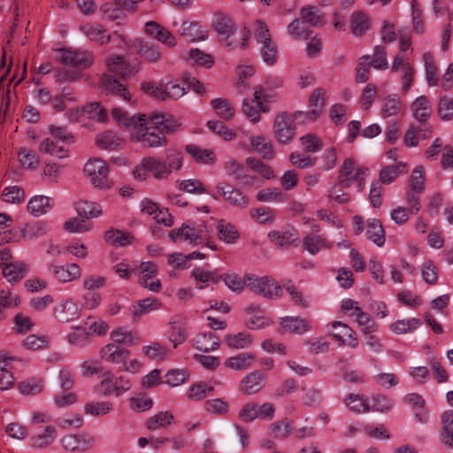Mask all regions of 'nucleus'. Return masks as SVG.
Returning a JSON list of instances; mask_svg holds the SVG:
<instances>
[{
	"instance_id": "obj_1",
	"label": "nucleus",
	"mask_w": 453,
	"mask_h": 453,
	"mask_svg": "<svg viewBox=\"0 0 453 453\" xmlns=\"http://www.w3.org/2000/svg\"><path fill=\"white\" fill-rule=\"evenodd\" d=\"M112 119L127 129L133 141L141 142L143 146L157 147L163 144V133L173 132L179 124L165 119L163 113H153L147 117L145 114L129 116L120 108L111 111Z\"/></svg>"
},
{
	"instance_id": "obj_2",
	"label": "nucleus",
	"mask_w": 453,
	"mask_h": 453,
	"mask_svg": "<svg viewBox=\"0 0 453 453\" xmlns=\"http://www.w3.org/2000/svg\"><path fill=\"white\" fill-rule=\"evenodd\" d=\"M212 27L219 40L229 50L244 49L248 46L250 31L246 27L237 31L234 21L227 15L222 12L216 13L213 17Z\"/></svg>"
},
{
	"instance_id": "obj_3",
	"label": "nucleus",
	"mask_w": 453,
	"mask_h": 453,
	"mask_svg": "<svg viewBox=\"0 0 453 453\" xmlns=\"http://www.w3.org/2000/svg\"><path fill=\"white\" fill-rule=\"evenodd\" d=\"M277 101L275 93L265 92L261 86L254 88L253 97H246L242 104V111L252 122L260 121V113L269 112V104Z\"/></svg>"
},
{
	"instance_id": "obj_4",
	"label": "nucleus",
	"mask_w": 453,
	"mask_h": 453,
	"mask_svg": "<svg viewBox=\"0 0 453 453\" xmlns=\"http://www.w3.org/2000/svg\"><path fill=\"white\" fill-rule=\"evenodd\" d=\"M132 388L130 380L123 375H116L111 371H105L101 375V381L96 391L104 396L119 397Z\"/></svg>"
},
{
	"instance_id": "obj_5",
	"label": "nucleus",
	"mask_w": 453,
	"mask_h": 453,
	"mask_svg": "<svg viewBox=\"0 0 453 453\" xmlns=\"http://www.w3.org/2000/svg\"><path fill=\"white\" fill-rule=\"evenodd\" d=\"M186 86L184 81L181 84L177 81L171 80L167 82L162 81L157 86L151 82H145L142 84V89L144 93L161 100L179 99L188 92Z\"/></svg>"
},
{
	"instance_id": "obj_6",
	"label": "nucleus",
	"mask_w": 453,
	"mask_h": 453,
	"mask_svg": "<svg viewBox=\"0 0 453 453\" xmlns=\"http://www.w3.org/2000/svg\"><path fill=\"white\" fill-rule=\"evenodd\" d=\"M244 283L252 292L259 294L265 298L273 299L280 296L281 287L270 277H257L246 273L244 275Z\"/></svg>"
},
{
	"instance_id": "obj_7",
	"label": "nucleus",
	"mask_w": 453,
	"mask_h": 453,
	"mask_svg": "<svg viewBox=\"0 0 453 453\" xmlns=\"http://www.w3.org/2000/svg\"><path fill=\"white\" fill-rule=\"evenodd\" d=\"M273 134L280 143H289L296 136L295 116L287 111L278 112L273 119Z\"/></svg>"
},
{
	"instance_id": "obj_8",
	"label": "nucleus",
	"mask_w": 453,
	"mask_h": 453,
	"mask_svg": "<svg viewBox=\"0 0 453 453\" xmlns=\"http://www.w3.org/2000/svg\"><path fill=\"white\" fill-rule=\"evenodd\" d=\"M169 236L175 242L187 241L196 246L204 242L209 234L206 225L202 224L196 227L182 225L180 228L173 230Z\"/></svg>"
},
{
	"instance_id": "obj_9",
	"label": "nucleus",
	"mask_w": 453,
	"mask_h": 453,
	"mask_svg": "<svg viewBox=\"0 0 453 453\" xmlns=\"http://www.w3.org/2000/svg\"><path fill=\"white\" fill-rule=\"evenodd\" d=\"M182 166L181 155L177 151H171L166 161H162L154 157H144L135 170H179Z\"/></svg>"
},
{
	"instance_id": "obj_10",
	"label": "nucleus",
	"mask_w": 453,
	"mask_h": 453,
	"mask_svg": "<svg viewBox=\"0 0 453 453\" xmlns=\"http://www.w3.org/2000/svg\"><path fill=\"white\" fill-rule=\"evenodd\" d=\"M56 58L65 65L78 68H86L93 61L91 54L81 50L59 49Z\"/></svg>"
},
{
	"instance_id": "obj_11",
	"label": "nucleus",
	"mask_w": 453,
	"mask_h": 453,
	"mask_svg": "<svg viewBox=\"0 0 453 453\" xmlns=\"http://www.w3.org/2000/svg\"><path fill=\"white\" fill-rule=\"evenodd\" d=\"M48 270L57 280L63 283L76 280L81 275V270L75 263L58 265L52 262L48 265Z\"/></svg>"
},
{
	"instance_id": "obj_12",
	"label": "nucleus",
	"mask_w": 453,
	"mask_h": 453,
	"mask_svg": "<svg viewBox=\"0 0 453 453\" xmlns=\"http://www.w3.org/2000/svg\"><path fill=\"white\" fill-rule=\"evenodd\" d=\"M84 119H91L102 122L106 119V112L97 103H90L84 108L73 109L69 119L83 123Z\"/></svg>"
},
{
	"instance_id": "obj_13",
	"label": "nucleus",
	"mask_w": 453,
	"mask_h": 453,
	"mask_svg": "<svg viewBox=\"0 0 453 453\" xmlns=\"http://www.w3.org/2000/svg\"><path fill=\"white\" fill-rule=\"evenodd\" d=\"M280 332L303 334L312 329L311 322L298 316H286L279 319Z\"/></svg>"
},
{
	"instance_id": "obj_14",
	"label": "nucleus",
	"mask_w": 453,
	"mask_h": 453,
	"mask_svg": "<svg viewBox=\"0 0 453 453\" xmlns=\"http://www.w3.org/2000/svg\"><path fill=\"white\" fill-rule=\"evenodd\" d=\"M108 71L122 78L134 76L140 68V63L130 64L122 57L111 56L106 60Z\"/></svg>"
},
{
	"instance_id": "obj_15",
	"label": "nucleus",
	"mask_w": 453,
	"mask_h": 453,
	"mask_svg": "<svg viewBox=\"0 0 453 453\" xmlns=\"http://www.w3.org/2000/svg\"><path fill=\"white\" fill-rule=\"evenodd\" d=\"M60 445L66 451H84L93 445V439L84 434H67L61 438Z\"/></svg>"
},
{
	"instance_id": "obj_16",
	"label": "nucleus",
	"mask_w": 453,
	"mask_h": 453,
	"mask_svg": "<svg viewBox=\"0 0 453 453\" xmlns=\"http://www.w3.org/2000/svg\"><path fill=\"white\" fill-rule=\"evenodd\" d=\"M130 352L128 349L120 347L115 343H110L100 349V357L105 362L121 366L127 359Z\"/></svg>"
},
{
	"instance_id": "obj_17",
	"label": "nucleus",
	"mask_w": 453,
	"mask_h": 453,
	"mask_svg": "<svg viewBox=\"0 0 453 453\" xmlns=\"http://www.w3.org/2000/svg\"><path fill=\"white\" fill-rule=\"evenodd\" d=\"M265 381V374L261 371H255L242 380L240 390L245 395L256 394L264 388Z\"/></svg>"
},
{
	"instance_id": "obj_18",
	"label": "nucleus",
	"mask_w": 453,
	"mask_h": 453,
	"mask_svg": "<svg viewBox=\"0 0 453 453\" xmlns=\"http://www.w3.org/2000/svg\"><path fill=\"white\" fill-rule=\"evenodd\" d=\"M412 117L420 123H425L432 115V104L426 96H419L411 104Z\"/></svg>"
},
{
	"instance_id": "obj_19",
	"label": "nucleus",
	"mask_w": 453,
	"mask_h": 453,
	"mask_svg": "<svg viewBox=\"0 0 453 453\" xmlns=\"http://www.w3.org/2000/svg\"><path fill=\"white\" fill-rule=\"evenodd\" d=\"M100 88L106 95L114 94L126 101L131 99V95L127 88L107 73H104L101 78Z\"/></svg>"
},
{
	"instance_id": "obj_20",
	"label": "nucleus",
	"mask_w": 453,
	"mask_h": 453,
	"mask_svg": "<svg viewBox=\"0 0 453 453\" xmlns=\"http://www.w3.org/2000/svg\"><path fill=\"white\" fill-rule=\"evenodd\" d=\"M75 102L76 96L73 89L71 88H64L61 93L54 97L53 107L58 111H66L69 118L72 110L79 108L74 105Z\"/></svg>"
},
{
	"instance_id": "obj_21",
	"label": "nucleus",
	"mask_w": 453,
	"mask_h": 453,
	"mask_svg": "<svg viewBox=\"0 0 453 453\" xmlns=\"http://www.w3.org/2000/svg\"><path fill=\"white\" fill-rule=\"evenodd\" d=\"M303 246L311 255H316L323 250H330L334 247L333 242H328L321 234H308L303 237Z\"/></svg>"
},
{
	"instance_id": "obj_22",
	"label": "nucleus",
	"mask_w": 453,
	"mask_h": 453,
	"mask_svg": "<svg viewBox=\"0 0 453 453\" xmlns=\"http://www.w3.org/2000/svg\"><path fill=\"white\" fill-rule=\"evenodd\" d=\"M56 319L61 323H68L79 317L78 304L72 299L59 303L54 308Z\"/></svg>"
},
{
	"instance_id": "obj_23",
	"label": "nucleus",
	"mask_w": 453,
	"mask_h": 453,
	"mask_svg": "<svg viewBox=\"0 0 453 453\" xmlns=\"http://www.w3.org/2000/svg\"><path fill=\"white\" fill-rule=\"evenodd\" d=\"M134 45L137 49L138 54L145 61L150 63H157L161 60L162 49L159 46L144 40H136Z\"/></svg>"
},
{
	"instance_id": "obj_24",
	"label": "nucleus",
	"mask_w": 453,
	"mask_h": 453,
	"mask_svg": "<svg viewBox=\"0 0 453 453\" xmlns=\"http://www.w3.org/2000/svg\"><path fill=\"white\" fill-rule=\"evenodd\" d=\"M178 32L190 42L203 41L208 37V31L205 27L196 22H183Z\"/></svg>"
},
{
	"instance_id": "obj_25",
	"label": "nucleus",
	"mask_w": 453,
	"mask_h": 453,
	"mask_svg": "<svg viewBox=\"0 0 453 453\" xmlns=\"http://www.w3.org/2000/svg\"><path fill=\"white\" fill-rule=\"evenodd\" d=\"M66 146L67 145L61 143L57 140L47 137L40 142L38 149L42 153L54 156L58 158H64L68 157L69 153V150Z\"/></svg>"
},
{
	"instance_id": "obj_26",
	"label": "nucleus",
	"mask_w": 453,
	"mask_h": 453,
	"mask_svg": "<svg viewBox=\"0 0 453 453\" xmlns=\"http://www.w3.org/2000/svg\"><path fill=\"white\" fill-rule=\"evenodd\" d=\"M256 359L254 353L243 352L226 358L225 366L234 371H242L250 368Z\"/></svg>"
},
{
	"instance_id": "obj_27",
	"label": "nucleus",
	"mask_w": 453,
	"mask_h": 453,
	"mask_svg": "<svg viewBox=\"0 0 453 453\" xmlns=\"http://www.w3.org/2000/svg\"><path fill=\"white\" fill-rule=\"evenodd\" d=\"M192 345L203 352H210L217 349L219 346V341L217 336L209 333H200L191 340Z\"/></svg>"
},
{
	"instance_id": "obj_28",
	"label": "nucleus",
	"mask_w": 453,
	"mask_h": 453,
	"mask_svg": "<svg viewBox=\"0 0 453 453\" xmlns=\"http://www.w3.org/2000/svg\"><path fill=\"white\" fill-rule=\"evenodd\" d=\"M219 193L231 204L244 207L248 204L247 198L232 186L221 182L217 187Z\"/></svg>"
},
{
	"instance_id": "obj_29",
	"label": "nucleus",
	"mask_w": 453,
	"mask_h": 453,
	"mask_svg": "<svg viewBox=\"0 0 453 453\" xmlns=\"http://www.w3.org/2000/svg\"><path fill=\"white\" fill-rule=\"evenodd\" d=\"M251 149L265 159H272L274 150L272 142L264 135H253L250 138Z\"/></svg>"
},
{
	"instance_id": "obj_30",
	"label": "nucleus",
	"mask_w": 453,
	"mask_h": 453,
	"mask_svg": "<svg viewBox=\"0 0 453 453\" xmlns=\"http://www.w3.org/2000/svg\"><path fill=\"white\" fill-rule=\"evenodd\" d=\"M51 208L50 198L46 196H34L27 203V211L35 217L46 214Z\"/></svg>"
},
{
	"instance_id": "obj_31",
	"label": "nucleus",
	"mask_w": 453,
	"mask_h": 453,
	"mask_svg": "<svg viewBox=\"0 0 453 453\" xmlns=\"http://www.w3.org/2000/svg\"><path fill=\"white\" fill-rule=\"evenodd\" d=\"M225 342L229 348L234 349H247L252 346L254 340L251 334L239 332L226 335Z\"/></svg>"
},
{
	"instance_id": "obj_32",
	"label": "nucleus",
	"mask_w": 453,
	"mask_h": 453,
	"mask_svg": "<svg viewBox=\"0 0 453 453\" xmlns=\"http://www.w3.org/2000/svg\"><path fill=\"white\" fill-rule=\"evenodd\" d=\"M366 236L378 247L384 245L385 232L379 219H370L366 221Z\"/></svg>"
},
{
	"instance_id": "obj_33",
	"label": "nucleus",
	"mask_w": 453,
	"mask_h": 453,
	"mask_svg": "<svg viewBox=\"0 0 453 453\" xmlns=\"http://www.w3.org/2000/svg\"><path fill=\"white\" fill-rule=\"evenodd\" d=\"M267 175H261L259 173H249L248 172H233L234 178L236 179L240 185L251 188H257L262 186L264 179H269L272 172H267Z\"/></svg>"
},
{
	"instance_id": "obj_34",
	"label": "nucleus",
	"mask_w": 453,
	"mask_h": 453,
	"mask_svg": "<svg viewBox=\"0 0 453 453\" xmlns=\"http://www.w3.org/2000/svg\"><path fill=\"white\" fill-rule=\"evenodd\" d=\"M110 336L111 339L113 341V343L117 345H134L140 342L139 336L132 330H129L128 328L124 326L118 327L111 331Z\"/></svg>"
},
{
	"instance_id": "obj_35",
	"label": "nucleus",
	"mask_w": 453,
	"mask_h": 453,
	"mask_svg": "<svg viewBox=\"0 0 453 453\" xmlns=\"http://www.w3.org/2000/svg\"><path fill=\"white\" fill-rule=\"evenodd\" d=\"M217 231H218V237L220 241L224 242L226 244H234L235 243L236 240L239 239V232L237 231L236 227L224 220L221 219L217 224Z\"/></svg>"
},
{
	"instance_id": "obj_36",
	"label": "nucleus",
	"mask_w": 453,
	"mask_h": 453,
	"mask_svg": "<svg viewBox=\"0 0 453 453\" xmlns=\"http://www.w3.org/2000/svg\"><path fill=\"white\" fill-rule=\"evenodd\" d=\"M211 107L215 114L224 120H231L235 114L234 107L225 98L219 97L211 100Z\"/></svg>"
},
{
	"instance_id": "obj_37",
	"label": "nucleus",
	"mask_w": 453,
	"mask_h": 453,
	"mask_svg": "<svg viewBox=\"0 0 453 453\" xmlns=\"http://www.w3.org/2000/svg\"><path fill=\"white\" fill-rule=\"evenodd\" d=\"M161 307V302L157 298H145L139 301L131 307V312L134 320L138 319L141 316L149 313L150 311L157 310Z\"/></svg>"
},
{
	"instance_id": "obj_38",
	"label": "nucleus",
	"mask_w": 453,
	"mask_h": 453,
	"mask_svg": "<svg viewBox=\"0 0 453 453\" xmlns=\"http://www.w3.org/2000/svg\"><path fill=\"white\" fill-rule=\"evenodd\" d=\"M370 27V18L361 11L355 12L350 17V30L354 36L363 35Z\"/></svg>"
},
{
	"instance_id": "obj_39",
	"label": "nucleus",
	"mask_w": 453,
	"mask_h": 453,
	"mask_svg": "<svg viewBox=\"0 0 453 453\" xmlns=\"http://www.w3.org/2000/svg\"><path fill=\"white\" fill-rule=\"evenodd\" d=\"M343 402L349 411L355 413L360 414L370 411V403L366 401L365 395L350 393L344 398Z\"/></svg>"
},
{
	"instance_id": "obj_40",
	"label": "nucleus",
	"mask_w": 453,
	"mask_h": 453,
	"mask_svg": "<svg viewBox=\"0 0 453 453\" xmlns=\"http://www.w3.org/2000/svg\"><path fill=\"white\" fill-rule=\"evenodd\" d=\"M187 63L193 65L211 67L213 59L211 55L206 54L199 49H191L182 56Z\"/></svg>"
},
{
	"instance_id": "obj_41",
	"label": "nucleus",
	"mask_w": 453,
	"mask_h": 453,
	"mask_svg": "<svg viewBox=\"0 0 453 453\" xmlns=\"http://www.w3.org/2000/svg\"><path fill=\"white\" fill-rule=\"evenodd\" d=\"M422 322L419 319H399L389 326V330L395 334H410L417 330Z\"/></svg>"
},
{
	"instance_id": "obj_42",
	"label": "nucleus",
	"mask_w": 453,
	"mask_h": 453,
	"mask_svg": "<svg viewBox=\"0 0 453 453\" xmlns=\"http://www.w3.org/2000/svg\"><path fill=\"white\" fill-rule=\"evenodd\" d=\"M403 103L395 94L388 95L382 102L381 116L389 118L396 116L402 110Z\"/></svg>"
},
{
	"instance_id": "obj_43",
	"label": "nucleus",
	"mask_w": 453,
	"mask_h": 453,
	"mask_svg": "<svg viewBox=\"0 0 453 453\" xmlns=\"http://www.w3.org/2000/svg\"><path fill=\"white\" fill-rule=\"evenodd\" d=\"M75 210L79 217L87 219L102 214V207L96 202L79 201L75 203Z\"/></svg>"
},
{
	"instance_id": "obj_44",
	"label": "nucleus",
	"mask_w": 453,
	"mask_h": 453,
	"mask_svg": "<svg viewBox=\"0 0 453 453\" xmlns=\"http://www.w3.org/2000/svg\"><path fill=\"white\" fill-rule=\"evenodd\" d=\"M268 238L272 242L280 247L290 245L298 240L296 231L294 229L272 231L268 234Z\"/></svg>"
},
{
	"instance_id": "obj_45",
	"label": "nucleus",
	"mask_w": 453,
	"mask_h": 453,
	"mask_svg": "<svg viewBox=\"0 0 453 453\" xmlns=\"http://www.w3.org/2000/svg\"><path fill=\"white\" fill-rule=\"evenodd\" d=\"M441 441L453 448V411H446L441 415Z\"/></svg>"
},
{
	"instance_id": "obj_46",
	"label": "nucleus",
	"mask_w": 453,
	"mask_h": 453,
	"mask_svg": "<svg viewBox=\"0 0 453 453\" xmlns=\"http://www.w3.org/2000/svg\"><path fill=\"white\" fill-rule=\"evenodd\" d=\"M57 436V431L54 426H48L43 433L35 434L30 439V445L33 448H46L53 442Z\"/></svg>"
},
{
	"instance_id": "obj_47",
	"label": "nucleus",
	"mask_w": 453,
	"mask_h": 453,
	"mask_svg": "<svg viewBox=\"0 0 453 453\" xmlns=\"http://www.w3.org/2000/svg\"><path fill=\"white\" fill-rule=\"evenodd\" d=\"M255 68L251 65H239L236 68L237 82L236 87L240 93L245 92L249 88L248 80L255 73Z\"/></svg>"
},
{
	"instance_id": "obj_48",
	"label": "nucleus",
	"mask_w": 453,
	"mask_h": 453,
	"mask_svg": "<svg viewBox=\"0 0 453 453\" xmlns=\"http://www.w3.org/2000/svg\"><path fill=\"white\" fill-rule=\"evenodd\" d=\"M81 30L84 35L92 41L99 43L107 42L110 39L106 31L97 24H85L81 27Z\"/></svg>"
},
{
	"instance_id": "obj_49",
	"label": "nucleus",
	"mask_w": 453,
	"mask_h": 453,
	"mask_svg": "<svg viewBox=\"0 0 453 453\" xmlns=\"http://www.w3.org/2000/svg\"><path fill=\"white\" fill-rule=\"evenodd\" d=\"M113 410V403L110 401L89 402L84 405V412L91 416H104Z\"/></svg>"
},
{
	"instance_id": "obj_50",
	"label": "nucleus",
	"mask_w": 453,
	"mask_h": 453,
	"mask_svg": "<svg viewBox=\"0 0 453 453\" xmlns=\"http://www.w3.org/2000/svg\"><path fill=\"white\" fill-rule=\"evenodd\" d=\"M257 199L263 203H283L287 196L277 188H264L257 192Z\"/></svg>"
},
{
	"instance_id": "obj_51",
	"label": "nucleus",
	"mask_w": 453,
	"mask_h": 453,
	"mask_svg": "<svg viewBox=\"0 0 453 453\" xmlns=\"http://www.w3.org/2000/svg\"><path fill=\"white\" fill-rule=\"evenodd\" d=\"M48 232V226L45 222L37 221L27 224L22 230V236L29 241L38 239L45 235Z\"/></svg>"
},
{
	"instance_id": "obj_52",
	"label": "nucleus",
	"mask_w": 453,
	"mask_h": 453,
	"mask_svg": "<svg viewBox=\"0 0 453 453\" xmlns=\"http://www.w3.org/2000/svg\"><path fill=\"white\" fill-rule=\"evenodd\" d=\"M173 419V415L169 411H161L154 416H151L146 420V427L149 430H156L171 425Z\"/></svg>"
},
{
	"instance_id": "obj_53",
	"label": "nucleus",
	"mask_w": 453,
	"mask_h": 453,
	"mask_svg": "<svg viewBox=\"0 0 453 453\" xmlns=\"http://www.w3.org/2000/svg\"><path fill=\"white\" fill-rule=\"evenodd\" d=\"M364 174L365 172H340L339 184L343 188L356 184L357 190H361Z\"/></svg>"
},
{
	"instance_id": "obj_54",
	"label": "nucleus",
	"mask_w": 453,
	"mask_h": 453,
	"mask_svg": "<svg viewBox=\"0 0 453 453\" xmlns=\"http://www.w3.org/2000/svg\"><path fill=\"white\" fill-rule=\"evenodd\" d=\"M87 178L96 188L109 189L113 185V180L108 176L107 172H88Z\"/></svg>"
},
{
	"instance_id": "obj_55",
	"label": "nucleus",
	"mask_w": 453,
	"mask_h": 453,
	"mask_svg": "<svg viewBox=\"0 0 453 453\" xmlns=\"http://www.w3.org/2000/svg\"><path fill=\"white\" fill-rule=\"evenodd\" d=\"M207 127L209 130L220 136L225 141H232L236 137L235 132L219 120H209Z\"/></svg>"
},
{
	"instance_id": "obj_56",
	"label": "nucleus",
	"mask_w": 453,
	"mask_h": 453,
	"mask_svg": "<svg viewBox=\"0 0 453 453\" xmlns=\"http://www.w3.org/2000/svg\"><path fill=\"white\" fill-rule=\"evenodd\" d=\"M423 60L425 64L426 79L428 85L431 87L437 85L439 81V78L437 75V67L435 65V63L431 53H424Z\"/></svg>"
},
{
	"instance_id": "obj_57",
	"label": "nucleus",
	"mask_w": 453,
	"mask_h": 453,
	"mask_svg": "<svg viewBox=\"0 0 453 453\" xmlns=\"http://www.w3.org/2000/svg\"><path fill=\"white\" fill-rule=\"evenodd\" d=\"M370 403V411H377L385 413L389 411L393 406L394 402L384 395H375L372 396Z\"/></svg>"
},
{
	"instance_id": "obj_58",
	"label": "nucleus",
	"mask_w": 453,
	"mask_h": 453,
	"mask_svg": "<svg viewBox=\"0 0 453 453\" xmlns=\"http://www.w3.org/2000/svg\"><path fill=\"white\" fill-rule=\"evenodd\" d=\"M131 410L136 412H143L152 408L153 401L146 394H138L129 399Z\"/></svg>"
},
{
	"instance_id": "obj_59",
	"label": "nucleus",
	"mask_w": 453,
	"mask_h": 453,
	"mask_svg": "<svg viewBox=\"0 0 453 453\" xmlns=\"http://www.w3.org/2000/svg\"><path fill=\"white\" fill-rule=\"evenodd\" d=\"M302 18L312 26H322L325 24L324 17L321 12L312 6H307L301 10Z\"/></svg>"
},
{
	"instance_id": "obj_60",
	"label": "nucleus",
	"mask_w": 453,
	"mask_h": 453,
	"mask_svg": "<svg viewBox=\"0 0 453 453\" xmlns=\"http://www.w3.org/2000/svg\"><path fill=\"white\" fill-rule=\"evenodd\" d=\"M191 276L197 283H215L221 280V277L215 272L205 270L203 267H195L191 272Z\"/></svg>"
},
{
	"instance_id": "obj_61",
	"label": "nucleus",
	"mask_w": 453,
	"mask_h": 453,
	"mask_svg": "<svg viewBox=\"0 0 453 453\" xmlns=\"http://www.w3.org/2000/svg\"><path fill=\"white\" fill-rule=\"evenodd\" d=\"M260 56L266 65H275L278 59L275 43L273 41H267L265 43H261Z\"/></svg>"
},
{
	"instance_id": "obj_62",
	"label": "nucleus",
	"mask_w": 453,
	"mask_h": 453,
	"mask_svg": "<svg viewBox=\"0 0 453 453\" xmlns=\"http://www.w3.org/2000/svg\"><path fill=\"white\" fill-rule=\"evenodd\" d=\"M438 115L442 121L453 119V99L449 96H441L438 102Z\"/></svg>"
},
{
	"instance_id": "obj_63",
	"label": "nucleus",
	"mask_w": 453,
	"mask_h": 453,
	"mask_svg": "<svg viewBox=\"0 0 453 453\" xmlns=\"http://www.w3.org/2000/svg\"><path fill=\"white\" fill-rule=\"evenodd\" d=\"M304 395L302 397L303 403L308 407L317 408L323 403V395L321 390L310 388L303 389Z\"/></svg>"
},
{
	"instance_id": "obj_64",
	"label": "nucleus",
	"mask_w": 453,
	"mask_h": 453,
	"mask_svg": "<svg viewBox=\"0 0 453 453\" xmlns=\"http://www.w3.org/2000/svg\"><path fill=\"white\" fill-rule=\"evenodd\" d=\"M353 318H355L356 322L357 323L360 330L365 334H369L376 331L377 326L374 321H372L371 316L362 311V310L357 313Z\"/></svg>"
}]
</instances>
